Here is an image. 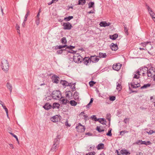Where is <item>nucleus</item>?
Wrapping results in <instances>:
<instances>
[{
	"mask_svg": "<svg viewBox=\"0 0 155 155\" xmlns=\"http://www.w3.org/2000/svg\"><path fill=\"white\" fill-rule=\"evenodd\" d=\"M147 76L149 78H151L155 75V68L153 67L150 68L149 70L148 69L147 72Z\"/></svg>",
	"mask_w": 155,
	"mask_h": 155,
	"instance_id": "f257e3e1",
	"label": "nucleus"
},
{
	"mask_svg": "<svg viewBox=\"0 0 155 155\" xmlns=\"http://www.w3.org/2000/svg\"><path fill=\"white\" fill-rule=\"evenodd\" d=\"M52 96L54 99H58L61 97V94L60 91H54L52 93Z\"/></svg>",
	"mask_w": 155,
	"mask_h": 155,
	"instance_id": "f03ea898",
	"label": "nucleus"
},
{
	"mask_svg": "<svg viewBox=\"0 0 155 155\" xmlns=\"http://www.w3.org/2000/svg\"><path fill=\"white\" fill-rule=\"evenodd\" d=\"M83 58L78 54H75L73 56V60L76 63H79L83 60Z\"/></svg>",
	"mask_w": 155,
	"mask_h": 155,
	"instance_id": "7ed1b4c3",
	"label": "nucleus"
},
{
	"mask_svg": "<svg viewBox=\"0 0 155 155\" xmlns=\"http://www.w3.org/2000/svg\"><path fill=\"white\" fill-rule=\"evenodd\" d=\"M147 71V68L146 67H144L141 68L138 70V71L139 73H140V75H143L144 76L145 74H146Z\"/></svg>",
	"mask_w": 155,
	"mask_h": 155,
	"instance_id": "20e7f679",
	"label": "nucleus"
},
{
	"mask_svg": "<svg viewBox=\"0 0 155 155\" xmlns=\"http://www.w3.org/2000/svg\"><path fill=\"white\" fill-rule=\"evenodd\" d=\"M122 66V64L120 63H116L112 66L113 69L117 71H119Z\"/></svg>",
	"mask_w": 155,
	"mask_h": 155,
	"instance_id": "39448f33",
	"label": "nucleus"
},
{
	"mask_svg": "<svg viewBox=\"0 0 155 155\" xmlns=\"http://www.w3.org/2000/svg\"><path fill=\"white\" fill-rule=\"evenodd\" d=\"M133 81L134 82L130 84L132 87L136 88L140 87V81L139 80L137 81V82H135L134 80H133Z\"/></svg>",
	"mask_w": 155,
	"mask_h": 155,
	"instance_id": "423d86ee",
	"label": "nucleus"
},
{
	"mask_svg": "<svg viewBox=\"0 0 155 155\" xmlns=\"http://www.w3.org/2000/svg\"><path fill=\"white\" fill-rule=\"evenodd\" d=\"M76 128L77 131L80 132H84L85 129V127L80 124H78V125L76 127Z\"/></svg>",
	"mask_w": 155,
	"mask_h": 155,
	"instance_id": "0eeeda50",
	"label": "nucleus"
},
{
	"mask_svg": "<svg viewBox=\"0 0 155 155\" xmlns=\"http://www.w3.org/2000/svg\"><path fill=\"white\" fill-rule=\"evenodd\" d=\"M2 69L4 71H7L9 69V66L7 61L2 63Z\"/></svg>",
	"mask_w": 155,
	"mask_h": 155,
	"instance_id": "6e6552de",
	"label": "nucleus"
},
{
	"mask_svg": "<svg viewBox=\"0 0 155 155\" xmlns=\"http://www.w3.org/2000/svg\"><path fill=\"white\" fill-rule=\"evenodd\" d=\"M63 25L64 29H70L72 27L71 24L68 22L63 23Z\"/></svg>",
	"mask_w": 155,
	"mask_h": 155,
	"instance_id": "1a4fd4ad",
	"label": "nucleus"
},
{
	"mask_svg": "<svg viewBox=\"0 0 155 155\" xmlns=\"http://www.w3.org/2000/svg\"><path fill=\"white\" fill-rule=\"evenodd\" d=\"M66 47V48H68L69 49H72L74 48V47L73 46H68L66 45H59V46H57L55 48L56 49H61L62 48Z\"/></svg>",
	"mask_w": 155,
	"mask_h": 155,
	"instance_id": "9d476101",
	"label": "nucleus"
},
{
	"mask_svg": "<svg viewBox=\"0 0 155 155\" xmlns=\"http://www.w3.org/2000/svg\"><path fill=\"white\" fill-rule=\"evenodd\" d=\"M147 8L148 9L150 14L151 16V17H152L153 20L155 21V15L153 12V11H152L151 8H150L148 6H147Z\"/></svg>",
	"mask_w": 155,
	"mask_h": 155,
	"instance_id": "9b49d317",
	"label": "nucleus"
},
{
	"mask_svg": "<svg viewBox=\"0 0 155 155\" xmlns=\"http://www.w3.org/2000/svg\"><path fill=\"white\" fill-rule=\"evenodd\" d=\"M66 97L68 99L70 100L72 99V94L70 91H66L65 93Z\"/></svg>",
	"mask_w": 155,
	"mask_h": 155,
	"instance_id": "f8f14e48",
	"label": "nucleus"
},
{
	"mask_svg": "<svg viewBox=\"0 0 155 155\" xmlns=\"http://www.w3.org/2000/svg\"><path fill=\"white\" fill-rule=\"evenodd\" d=\"M90 58L91 61L93 62H97L99 60L98 57L95 56H91Z\"/></svg>",
	"mask_w": 155,
	"mask_h": 155,
	"instance_id": "ddd939ff",
	"label": "nucleus"
},
{
	"mask_svg": "<svg viewBox=\"0 0 155 155\" xmlns=\"http://www.w3.org/2000/svg\"><path fill=\"white\" fill-rule=\"evenodd\" d=\"M110 24H111L109 22H107L106 21H102L100 23L99 25L100 26L105 27L107 26H109Z\"/></svg>",
	"mask_w": 155,
	"mask_h": 155,
	"instance_id": "4468645a",
	"label": "nucleus"
},
{
	"mask_svg": "<svg viewBox=\"0 0 155 155\" xmlns=\"http://www.w3.org/2000/svg\"><path fill=\"white\" fill-rule=\"evenodd\" d=\"M110 47L112 50L115 51L118 49V47L116 44L112 43L111 44Z\"/></svg>",
	"mask_w": 155,
	"mask_h": 155,
	"instance_id": "2eb2a0df",
	"label": "nucleus"
},
{
	"mask_svg": "<svg viewBox=\"0 0 155 155\" xmlns=\"http://www.w3.org/2000/svg\"><path fill=\"white\" fill-rule=\"evenodd\" d=\"M51 119V121L54 122H56L58 121L59 120V117L58 115H56L52 117Z\"/></svg>",
	"mask_w": 155,
	"mask_h": 155,
	"instance_id": "dca6fc26",
	"label": "nucleus"
},
{
	"mask_svg": "<svg viewBox=\"0 0 155 155\" xmlns=\"http://www.w3.org/2000/svg\"><path fill=\"white\" fill-rule=\"evenodd\" d=\"M84 63L86 65H88V64L91 62V60L90 58L88 57H85L83 59Z\"/></svg>",
	"mask_w": 155,
	"mask_h": 155,
	"instance_id": "f3484780",
	"label": "nucleus"
},
{
	"mask_svg": "<svg viewBox=\"0 0 155 155\" xmlns=\"http://www.w3.org/2000/svg\"><path fill=\"white\" fill-rule=\"evenodd\" d=\"M61 101L63 104H65L69 103V100L65 99L64 97L61 98Z\"/></svg>",
	"mask_w": 155,
	"mask_h": 155,
	"instance_id": "a211bd4d",
	"label": "nucleus"
},
{
	"mask_svg": "<svg viewBox=\"0 0 155 155\" xmlns=\"http://www.w3.org/2000/svg\"><path fill=\"white\" fill-rule=\"evenodd\" d=\"M53 81L55 83H58L59 82V78L54 76L52 77Z\"/></svg>",
	"mask_w": 155,
	"mask_h": 155,
	"instance_id": "6ab92c4d",
	"label": "nucleus"
},
{
	"mask_svg": "<svg viewBox=\"0 0 155 155\" xmlns=\"http://www.w3.org/2000/svg\"><path fill=\"white\" fill-rule=\"evenodd\" d=\"M61 84L63 86H68V85L70 86L71 84H69L66 81L61 80L60 82Z\"/></svg>",
	"mask_w": 155,
	"mask_h": 155,
	"instance_id": "aec40b11",
	"label": "nucleus"
},
{
	"mask_svg": "<svg viewBox=\"0 0 155 155\" xmlns=\"http://www.w3.org/2000/svg\"><path fill=\"white\" fill-rule=\"evenodd\" d=\"M120 152L122 154L129 155L130 154V153L126 150H122L120 151Z\"/></svg>",
	"mask_w": 155,
	"mask_h": 155,
	"instance_id": "412c9836",
	"label": "nucleus"
},
{
	"mask_svg": "<svg viewBox=\"0 0 155 155\" xmlns=\"http://www.w3.org/2000/svg\"><path fill=\"white\" fill-rule=\"evenodd\" d=\"M118 36V35L117 34H115L113 35H110L109 36L110 38L113 40H115Z\"/></svg>",
	"mask_w": 155,
	"mask_h": 155,
	"instance_id": "4be33fe9",
	"label": "nucleus"
},
{
	"mask_svg": "<svg viewBox=\"0 0 155 155\" xmlns=\"http://www.w3.org/2000/svg\"><path fill=\"white\" fill-rule=\"evenodd\" d=\"M51 106L48 103H46L43 106V107L46 110H48L51 108Z\"/></svg>",
	"mask_w": 155,
	"mask_h": 155,
	"instance_id": "5701e85b",
	"label": "nucleus"
},
{
	"mask_svg": "<svg viewBox=\"0 0 155 155\" xmlns=\"http://www.w3.org/2000/svg\"><path fill=\"white\" fill-rule=\"evenodd\" d=\"M60 105L58 103H54L53 104L52 108H59L60 107Z\"/></svg>",
	"mask_w": 155,
	"mask_h": 155,
	"instance_id": "b1692460",
	"label": "nucleus"
},
{
	"mask_svg": "<svg viewBox=\"0 0 155 155\" xmlns=\"http://www.w3.org/2000/svg\"><path fill=\"white\" fill-rule=\"evenodd\" d=\"M140 74L139 73L138 71H137L136 72H135L134 74V78L136 79H138L140 77Z\"/></svg>",
	"mask_w": 155,
	"mask_h": 155,
	"instance_id": "393cba45",
	"label": "nucleus"
},
{
	"mask_svg": "<svg viewBox=\"0 0 155 155\" xmlns=\"http://www.w3.org/2000/svg\"><path fill=\"white\" fill-rule=\"evenodd\" d=\"M98 121L103 124H105L106 121L103 118L98 119Z\"/></svg>",
	"mask_w": 155,
	"mask_h": 155,
	"instance_id": "a878e982",
	"label": "nucleus"
},
{
	"mask_svg": "<svg viewBox=\"0 0 155 155\" xmlns=\"http://www.w3.org/2000/svg\"><path fill=\"white\" fill-rule=\"evenodd\" d=\"M96 130L99 132H103L104 130V129L100 126H97L96 127Z\"/></svg>",
	"mask_w": 155,
	"mask_h": 155,
	"instance_id": "bb28decb",
	"label": "nucleus"
},
{
	"mask_svg": "<svg viewBox=\"0 0 155 155\" xmlns=\"http://www.w3.org/2000/svg\"><path fill=\"white\" fill-rule=\"evenodd\" d=\"M104 147V144L103 143H100L97 146V148L98 150H101L103 149Z\"/></svg>",
	"mask_w": 155,
	"mask_h": 155,
	"instance_id": "cd10ccee",
	"label": "nucleus"
},
{
	"mask_svg": "<svg viewBox=\"0 0 155 155\" xmlns=\"http://www.w3.org/2000/svg\"><path fill=\"white\" fill-rule=\"evenodd\" d=\"M71 106H75L77 104V102L74 100H71L69 103Z\"/></svg>",
	"mask_w": 155,
	"mask_h": 155,
	"instance_id": "c85d7f7f",
	"label": "nucleus"
},
{
	"mask_svg": "<svg viewBox=\"0 0 155 155\" xmlns=\"http://www.w3.org/2000/svg\"><path fill=\"white\" fill-rule=\"evenodd\" d=\"M107 57V55L106 53H100L99 54V57L100 58H106Z\"/></svg>",
	"mask_w": 155,
	"mask_h": 155,
	"instance_id": "c756f323",
	"label": "nucleus"
},
{
	"mask_svg": "<svg viewBox=\"0 0 155 155\" xmlns=\"http://www.w3.org/2000/svg\"><path fill=\"white\" fill-rule=\"evenodd\" d=\"M151 144V143L149 141H143L142 144H145L146 145H149Z\"/></svg>",
	"mask_w": 155,
	"mask_h": 155,
	"instance_id": "7c9ffc66",
	"label": "nucleus"
},
{
	"mask_svg": "<svg viewBox=\"0 0 155 155\" xmlns=\"http://www.w3.org/2000/svg\"><path fill=\"white\" fill-rule=\"evenodd\" d=\"M73 18V16H69L68 17L65 18L64 19V20L65 21H68Z\"/></svg>",
	"mask_w": 155,
	"mask_h": 155,
	"instance_id": "2f4dec72",
	"label": "nucleus"
},
{
	"mask_svg": "<svg viewBox=\"0 0 155 155\" xmlns=\"http://www.w3.org/2000/svg\"><path fill=\"white\" fill-rule=\"evenodd\" d=\"M61 42L63 44H65L67 43V41L65 38L63 37L61 39Z\"/></svg>",
	"mask_w": 155,
	"mask_h": 155,
	"instance_id": "473e14b6",
	"label": "nucleus"
},
{
	"mask_svg": "<svg viewBox=\"0 0 155 155\" xmlns=\"http://www.w3.org/2000/svg\"><path fill=\"white\" fill-rule=\"evenodd\" d=\"M85 3V0H79L78 1V4L83 5Z\"/></svg>",
	"mask_w": 155,
	"mask_h": 155,
	"instance_id": "72a5a7b5",
	"label": "nucleus"
},
{
	"mask_svg": "<svg viewBox=\"0 0 155 155\" xmlns=\"http://www.w3.org/2000/svg\"><path fill=\"white\" fill-rule=\"evenodd\" d=\"M58 1V0H52V1L48 3V5H50L52 4L56 3Z\"/></svg>",
	"mask_w": 155,
	"mask_h": 155,
	"instance_id": "f704fd0d",
	"label": "nucleus"
},
{
	"mask_svg": "<svg viewBox=\"0 0 155 155\" xmlns=\"http://www.w3.org/2000/svg\"><path fill=\"white\" fill-rule=\"evenodd\" d=\"M91 118L93 120H94L95 121H98V119H97L96 116L95 115H93L91 117Z\"/></svg>",
	"mask_w": 155,
	"mask_h": 155,
	"instance_id": "c9c22d12",
	"label": "nucleus"
},
{
	"mask_svg": "<svg viewBox=\"0 0 155 155\" xmlns=\"http://www.w3.org/2000/svg\"><path fill=\"white\" fill-rule=\"evenodd\" d=\"M149 43H150V42L149 41H147L145 42L141 43L140 45H142L143 47H145L147 44Z\"/></svg>",
	"mask_w": 155,
	"mask_h": 155,
	"instance_id": "e433bc0d",
	"label": "nucleus"
},
{
	"mask_svg": "<svg viewBox=\"0 0 155 155\" xmlns=\"http://www.w3.org/2000/svg\"><path fill=\"white\" fill-rule=\"evenodd\" d=\"M94 2H90L88 4V5H89L88 8H91L94 7Z\"/></svg>",
	"mask_w": 155,
	"mask_h": 155,
	"instance_id": "4c0bfd02",
	"label": "nucleus"
},
{
	"mask_svg": "<svg viewBox=\"0 0 155 155\" xmlns=\"http://www.w3.org/2000/svg\"><path fill=\"white\" fill-rule=\"evenodd\" d=\"M122 88V86L121 85L119 84H118L117 85V89L119 91H120Z\"/></svg>",
	"mask_w": 155,
	"mask_h": 155,
	"instance_id": "58836bf2",
	"label": "nucleus"
},
{
	"mask_svg": "<svg viewBox=\"0 0 155 155\" xmlns=\"http://www.w3.org/2000/svg\"><path fill=\"white\" fill-rule=\"evenodd\" d=\"M111 128H110L109 129V130H108V132L107 134V136H111L112 135V133H111Z\"/></svg>",
	"mask_w": 155,
	"mask_h": 155,
	"instance_id": "ea45409f",
	"label": "nucleus"
},
{
	"mask_svg": "<svg viewBox=\"0 0 155 155\" xmlns=\"http://www.w3.org/2000/svg\"><path fill=\"white\" fill-rule=\"evenodd\" d=\"M96 83V82H94L93 81H91L89 82V84L91 87L93 86Z\"/></svg>",
	"mask_w": 155,
	"mask_h": 155,
	"instance_id": "a19ab883",
	"label": "nucleus"
},
{
	"mask_svg": "<svg viewBox=\"0 0 155 155\" xmlns=\"http://www.w3.org/2000/svg\"><path fill=\"white\" fill-rule=\"evenodd\" d=\"M110 100L111 101H114L115 100V97L114 96H110L109 97Z\"/></svg>",
	"mask_w": 155,
	"mask_h": 155,
	"instance_id": "79ce46f5",
	"label": "nucleus"
},
{
	"mask_svg": "<svg viewBox=\"0 0 155 155\" xmlns=\"http://www.w3.org/2000/svg\"><path fill=\"white\" fill-rule=\"evenodd\" d=\"M95 153L94 152H91L87 153L86 155H95Z\"/></svg>",
	"mask_w": 155,
	"mask_h": 155,
	"instance_id": "37998d69",
	"label": "nucleus"
},
{
	"mask_svg": "<svg viewBox=\"0 0 155 155\" xmlns=\"http://www.w3.org/2000/svg\"><path fill=\"white\" fill-rule=\"evenodd\" d=\"M155 132V130L153 131V130H150L149 132H147V133L149 134H151Z\"/></svg>",
	"mask_w": 155,
	"mask_h": 155,
	"instance_id": "c03bdc74",
	"label": "nucleus"
},
{
	"mask_svg": "<svg viewBox=\"0 0 155 155\" xmlns=\"http://www.w3.org/2000/svg\"><path fill=\"white\" fill-rule=\"evenodd\" d=\"M65 50V49H64V50H63V49L60 50L58 51H57V53L58 54H61L63 52V51Z\"/></svg>",
	"mask_w": 155,
	"mask_h": 155,
	"instance_id": "a18cd8bd",
	"label": "nucleus"
},
{
	"mask_svg": "<svg viewBox=\"0 0 155 155\" xmlns=\"http://www.w3.org/2000/svg\"><path fill=\"white\" fill-rule=\"evenodd\" d=\"M80 115L83 116L84 117H87V115L85 114L84 112H81L80 113Z\"/></svg>",
	"mask_w": 155,
	"mask_h": 155,
	"instance_id": "49530a36",
	"label": "nucleus"
},
{
	"mask_svg": "<svg viewBox=\"0 0 155 155\" xmlns=\"http://www.w3.org/2000/svg\"><path fill=\"white\" fill-rule=\"evenodd\" d=\"M150 99L151 100H153L152 101L155 103V96L151 97L150 98Z\"/></svg>",
	"mask_w": 155,
	"mask_h": 155,
	"instance_id": "de8ad7c7",
	"label": "nucleus"
},
{
	"mask_svg": "<svg viewBox=\"0 0 155 155\" xmlns=\"http://www.w3.org/2000/svg\"><path fill=\"white\" fill-rule=\"evenodd\" d=\"M150 84H145L143 85V86L142 87L143 88H146L148 87H149L150 86Z\"/></svg>",
	"mask_w": 155,
	"mask_h": 155,
	"instance_id": "09e8293b",
	"label": "nucleus"
},
{
	"mask_svg": "<svg viewBox=\"0 0 155 155\" xmlns=\"http://www.w3.org/2000/svg\"><path fill=\"white\" fill-rule=\"evenodd\" d=\"M142 140H139L137 141L136 143L135 144H142Z\"/></svg>",
	"mask_w": 155,
	"mask_h": 155,
	"instance_id": "8fccbe9b",
	"label": "nucleus"
},
{
	"mask_svg": "<svg viewBox=\"0 0 155 155\" xmlns=\"http://www.w3.org/2000/svg\"><path fill=\"white\" fill-rule=\"evenodd\" d=\"M7 87L9 89H10V90H11V86L10 84L9 83H7Z\"/></svg>",
	"mask_w": 155,
	"mask_h": 155,
	"instance_id": "3c124183",
	"label": "nucleus"
},
{
	"mask_svg": "<svg viewBox=\"0 0 155 155\" xmlns=\"http://www.w3.org/2000/svg\"><path fill=\"white\" fill-rule=\"evenodd\" d=\"M10 134L16 139L17 141H18V139L16 136L12 133H10Z\"/></svg>",
	"mask_w": 155,
	"mask_h": 155,
	"instance_id": "603ef678",
	"label": "nucleus"
},
{
	"mask_svg": "<svg viewBox=\"0 0 155 155\" xmlns=\"http://www.w3.org/2000/svg\"><path fill=\"white\" fill-rule=\"evenodd\" d=\"M10 147L11 149H13L14 148V147L13 146V145L12 144H9Z\"/></svg>",
	"mask_w": 155,
	"mask_h": 155,
	"instance_id": "864d4df0",
	"label": "nucleus"
},
{
	"mask_svg": "<svg viewBox=\"0 0 155 155\" xmlns=\"http://www.w3.org/2000/svg\"><path fill=\"white\" fill-rule=\"evenodd\" d=\"M4 109L5 110L6 112L7 116H8V110L7 108H6Z\"/></svg>",
	"mask_w": 155,
	"mask_h": 155,
	"instance_id": "5fc2aeb1",
	"label": "nucleus"
},
{
	"mask_svg": "<svg viewBox=\"0 0 155 155\" xmlns=\"http://www.w3.org/2000/svg\"><path fill=\"white\" fill-rule=\"evenodd\" d=\"M93 98H91V101H90V103L88 104V105L90 104L91 103H92L93 102Z\"/></svg>",
	"mask_w": 155,
	"mask_h": 155,
	"instance_id": "6e6d98bb",
	"label": "nucleus"
},
{
	"mask_svg": "<svg viewBox=\"0 0 155 155\" xmlns=\"http://www.w3.org/2000/svg\"><path fill=\"white\" fill-rule=\"evenodd\" d=\"M94 13V10H91L90 11L88 12V14L93 13Z\"/></svg>",
	"mask_w": 155,
	"mask_h": 155,
	"instance_id": "4d7b16f0",
	"label": "nucleus"
},
{
	"mask_svg": "<svg viewBox=\"0 0 155 155\" xmlns=\"http://www.w3.org/2000/svg\"><path fill=\"white\" fill-rule=\"evenodd\" d=\"M128 29L126 28H124V31L126 33H127Z\"/></svg>",
	"mask_w": 155,
	"mask_h": 155,
	"instance_id": "13d9d810",
	"label": "nucleus"
},
{
	"mask_svg": "<svg viewBox=\"0 0 155 155\" xmlns=\"http://www.w3.org/2000/svg\"><path fill=\"white\" fill-rule=\"evenodd\" d=\"M2 106L4 109H5L6 108L5 106L4 105L2 104Z\"/></svg>",
	"mask_w": 155,
	"mask_h": 155,
	"instance_id": "bf43d9fd",
	"label": "nucleus"
},
{
	"mask_svg": "<svg viewBox=\"0 0 155 155\" xmlns=\"http://www.w3.org/2000/svg\"><path fill=\"white\" fill-rule=\"evenodd\" d=\"M28 14H26L25 16V17L26 19L27 18V17H28Z\"/></svg>",
	"mask_w": 155,
	"mask_h": 155,
	"instance_id": "052dcab7",
	"label": "nucleus"
},
{
	"mask_svg": "<svg viewBox=\"0 0 155 155\" xmlns=\"http://www.w3.org/2000/svg\"><path fill=\"white\" fill-rule=\"evenodd\" d=\"M39 15H40V13H38L37 15V17H39Z\"/></svg>",
	"mask_w": 155,
	"mask_h": 155,
	"instance_id": "680f3d73",
	"label": "nucleus"
},
{
	"mask_svg": "<svg viewBox=\"0 0 155 155\" xmlns=\"http://www.w3.org/2000/svg\"><path fill=\"white\" fill-rule=\"evenodd\" d=\"M140 50H145V49L144 48H140Z\"/></svg>",
	"mask_w": 155,
	"mask_h": 155,
	"instance_id": "e2e57ef3",
	"label": "nucleus"
},
{
	"mask_svg": "<svg viewBox=\"0 0 155 155\" xmlns=\"http://www.w3.org/2000/svg\"><path fill=\"white\" fill-rule=\"evenodd\" d=\"M19 26H18L17 28V30H19Z\"/></svg>",
	"mask_w": 155,
	"mask_h": 155,
	"instance_id": "0e129e2a",
	"label": "nucleus"
},
{
	"mask_svg": "<svg viewBox=\"0 0 155 155\" xmlns=\"http://www.w3.org/2000/svg\"><path fill=\"white\" fill-rule=\"evenodd\" d=\"M41 12V10L40 9L39 11V12H38V13H40V12Z\"/></svg>",
	"mask_w": 155,
	"mask_h": 155,
	"instance_id": "69168bd1",
	"label": "nucleus"
},
{
	"mask_svg": "<svg viewBox=\"0 0 155 155\" xmlns=\"http://www.w3.org/2000/svg\"><path fill=\"white\" fill-rule=\"evenodd\" d=\"M17 32H18V33H19V30H17Z\"/></svg>",
	"mask_w": 155,
	"mask_h": 155,
	"instance_id": "338daca9",
	"label": "nucleus"
},
{
	"mask_svg": "<svg viewBox=\"0 0 155 155\" xmlns=\"http://www.w3.org/2000/svg\"><path fill=\"white\" fill-rule=\"evenodd\" d=\"M72 8L73 7H69V8Z\"/></svg>",
	"mask_w": 155,
	"mask_h": 155,
	"instance_id": "774afa93",
	"label": "nucleus"
}]
</instances>
